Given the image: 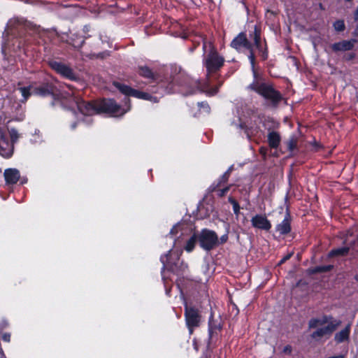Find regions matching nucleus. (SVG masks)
<instances>
[{
    "label": "nucleus",
    "instance_id": "ddd939ff",
    "mask_svg": "<svg viewBox=\"0 0 358 358\" xmlns=\"http://www.w3.org/2000/svg\"><path fill=\"white\" fill-rule=\"evenodd\" d=\"M6 183L15 184L20 178V171L16 169H7L4 171Z\"/></svg>",
    "mask_w": 358,
    "mask_h": 358
},
{
    "label": "nucleus",
    "instance_id": "393cba45",
    "mask_svg": "<svg viewBox=\"0 0 358 358\" xmlns=\"http://www.w3.org/2000/svg\"><path fill=\"white\" fill-rule=\"evenodd\" d=\"M213 190L217 192V194L218 196L222 197L229 190V186L225 187L224 188H222V189H216L215 187H213Z\"/></svg>",
    "mask_w": 358,
    "mask_h": 358
},
{
    "label": "nucleus",
    "instance_id": "2eb2a0df",
    "mask_svg": "<svg viewBox=\"0 0 358 358\" xmlns=\"http://www.w3.org/2000/svg\"><path fill=\"white\" fill-rule=\"evenodd\" d=\"M139 74L145 78L150 79L153 81H159V83H161L162 87H164L165 85V83L162 80H159V78L157 75L155 74L147 66H141L139 68Z\"/></svg>",
    "mask_w": 358,
    "mask_h": 358
},
{
    "label": "nucleus",
    "instance_id": "4be33fe9",
    "mask_svg": "<svg viewBox=\"0 0 358 358\" xmlns=\"http://www.w3.org/2000/svg\"><path fill=\"white\" fill-rule=\"evenodd\" d=\"M349 248L347 247H343L341 248H338L336 250H334L330 252V255H344L348 253Z\"/></svg>",
    "mask_w": 358,
    "mask_h": 358
},
{
    "label": "nucleus",
    "instance_id": "f03ea898",
    "mask_svg": "<svg viewBox=\"0 0 358 358\" xmlns=\"http://www.w3.org/2000/svg\"><path fill=\"white\" fill-rule=\"evenodd\" d=\"M231 46L238 50L245 48L250 52L248 58L252 66L254 80L248 86V89L257 92L273 103H277L281 99V96L269 84L266 83L264 79L259 76L255 70V55L253 52V45L248 41L245 34L243 33L239 34L231 41Z\"/></svg>",
    "mask_w": 358,
    "mask_h": 358
},
{
    "label": "nucleus",
    "instance_id": "a18cd8bd",
    "mask_svg": "<svg viewBox=\"0 0 358 358\" xmlns=\"http://www.w3.org/2000/svg\"><path fill=\"white\" fill-rule=\"evenodd\" d=\"M129 101H130V100H129V99L127 98V99H126V101H125L126 103H129Z\"/></svg>",
    "mask_w": 358,
    "mask_h": 358
},
{
    "label": "nucleus",
    "instance_id": "09e8293b",
    "mask_svg": "<svg viewBox=\"0 0 358 358\" xmlns=\"http://www.w3.org/2000/svg\"><path fill=\"white\" fill-rule=\"evenodd\" d=\"M201 358H206V357H201Z\"/></svg>",
    "mask_w": 358,
    "mask_h": 358
},
{
    "label": "nucleus",
    "instance_id": "72a5a7b5",
    "mask_svg": "<svg viewBox=\"0 0 358 358\" xmlns=\"http://www.w3.org/2000/svg\"><path fill=\"white\" fill-rule=\"evenodd\" d=\"M259 152L264 156L266 157L267 153V149L266 148H261L259 149Z\"/></svg>",
    "mask_w": 358,
    "mask_h": 358
},
{
    "label": "nucleus",
    "instance_id": "a19ab883",
    "mask_svg": "<svg viewBox=\"0 0 358 358\" xmlns=\"http://www.w3.org/2000/svg\"><path fill=\"white\" fill-rule=\"evenodd\" d=\"M27 182V178H22V179H21V183H22V184H24V183H26Z\"/></svg>",
    "mask_w": 358,
    "mask_h": 358
},
{
    "label": "nucleus",
    "instance_id": "6ab92c4d",
    "mask_svg": "<svg viewBox=\"0 0 358 358\" xmlns=\"http://www.w3.org/2000/svg\"><path fill=\"white\" fill-rule=\"evenodd\" d=\"M197 88L205 92L208 96H213L216 94L218 90V87L214 88H210L209 84L208 82H206L203 84L199 83H197Z\"/></svg>",
    "mask_w": 358,
    "mask_h": 358
},
{
    "label": "nucleus",
    "instance_id": "a211bd4d",
    "mask_svg": "<svg viewBox=\"0 0 358 358\" xmlns=\"http://www.w3.org/2000/svg\"><path fill=\"white\" fill-rule=\"evenodd\" d=\"M268 142L271 148H278L280 142V134L275 131L269 132L268 134Z\"/></svg>",
    "mask_w": 358,
    "mask_h": 358
},
{
    "label": "nucleus",
    "instance_id": "4468645a",
    "mask_svg": "<svg viewBox=\"0 0 358 358\" xmlns=\"http://www.w3.org/2000/svg\"><path fill=\"white\" fill-rule=\"evenodd\" d=\"M357 43L356 39L350 41H342L332 45V49L334 51H346L353 48L355 43Z\"/></svg>",
    "mask_w": 358,
    "mask_h": 358
},
{
    "label": "nucleus",
    "instance_id": "c9c22d12",
    "mask_svg": "<svg viewBox=\"0 0 358 358\" xmlns=\"http://www.w3.org/2000/svg\"><path fill=\"white\" fill-rule=\"evenodd\" d=\"M291 255H291V254H289V255H288L285 256V257H283V258L280 260V264H282V263H284L286 260L289 259L290 258Z\"/></svg>",
    "mask_w": 358,
    "mask_h": 358
},
{
    "label": "nucleus",
    "instance_id": "412c9836",
    "mask_svg": "<svg viewBox=\"0 0 358 358\" xmlns=\"http://www.w3.org/2000/svg\"><path fill=\"white\" fill-rule=\"evenodd\" d=\"M253 41H254V46L256 47V48L259 49L260 48V33L257 30V27H255V31L253 34Z\"/></svg>",
    "mask_w": 358,
    "mask_h": 358
},
{
    "label": "nucleus",
    "instance_id": "9b49d317",
    "mask_svg": "<svg viewBox=\"0 0 358 358\" xmlns=\"http://www.w3.org/2000/svg\"><path fill=\"white\" fill-rule=\"evenodd\" d=\"M13 152V145L8 142L5 134L0 129V155L4 157H10Z\"/></svg>",
    "mask_w": 358,
    "mask_h": 358
},
{
    "label": "nucleus",
    "instance_id": "2f4dec72",
    "mask_svg": "<svg viewBox=\"0 0 358 358\" xmlns=\"http://www.w3.org/2000/svg\"><path fill=\"white\" fill-rule=\"evenodd\" d=\"M233 210H234V213L236 215L238 214L239 210H240V206H239L238 203H234V205H233Z\"/></svg>",
    "mask_w": 358,
    "mask_h": 358
},
{
    "label": "nucleus",
    "instance_id": "cd10ccee",
    "mask_svg": "<svg viewBox=\"0 0 358 358\" xmlns=\"http://www.w3.org/2000/svg\"><path fill=\"white\" fill-rule=\"evenodd\" d=\"M228 178H229V172H226L224 173L222 177L220 178V179L219 180V182L217 184V187L220 186L221 185V183H224L227 181L228 180Z\"/></svg>",
    "mask_w": 358,
    "mask_h": 358
},
{
    "label": "nucleus",
    "instance_id": "f257e3e1",
    "mask_svg": "<svg viewBox=\"0 0 358 358\" xmlns=\"http://www.w3.org/2000/svg\"><path fill=\"white\" fill-rule=\"evenodd\" d=\"M71 91V94L62 95L60 103L64 108H73L76 106L78 113H76L78 120H83L87 124L92 122L91 116L99 113H109L113 117H120L129 110L130 107L122 108L113 99H103L99 102L90 103L82 100L79 94H77L70 85L67 86Z\"/></svg>",
    "mask_w": 358,
    "mask_h": 358
},
{
    "label": "nucleus",
    "instance_id": "b1692460",
    "mask_svg": "<svg viewBox=\"0 0 358 358\" xmlns=\"http://www.w3.org/2000/svg\"><path fill=\"white\" fill-rule=\"evenodd\" d=\"M334 27L337 31H342L345 27L343 20H337L334 23Z\"/></svg>",
    "mask_w": 358,
    "mask_h": 358
},
{
    "label": "nucleus",
    "instance_id": "7c9ffc66",
    "mask_svg": "<svg viewBox=\"0 0 358 358\" xmlns=\"http://www.w3.org/2000/svg\"><path fill=\"white\" fill-rule=\"evenodd\" d=\"M331 266H319L316 268V271L317 272H324L327 271H329L331 268Z\"/></svg>",
    "mask_w": 358,
    "mask_h": 358
},
{
    "label": "nucleus",
    "instance_id": "bb28decb",
    "mask_svg": "<svg viewBox=\"0 0 358 358\" xmlns=\"http://www.w3.org/2000/svg\"><path fill=\"white\" fill-rule=\"evenodd\" d=\"M198 106L199 109L206 113H208L210 112V107L208 104L206 102L198 103Z\"/></svg>",
    "mask_w": 358,
    "mask_h": 358
},
{
    "label": "nucleus",
    "instance_id": "49530a36",
    "mask_svg": "<svg viewBox=\"0 0 358 358\" xmlns=\"http://www.w3.org/2000/svg\"><path fill=\"white\" fill-rule=\"evenodd\" d=\"M355 278L357 281H358V274L355 275Z\"/></svg>",
    "mask_w": 358,
    "mask_h": 358
},
{
    "label": "nucleus",
    "instance_id": "1a4fd4ad",
    "mask_svg": "<svg viewBox=\"0 0 358 358\" xmlns=\"http://www.w3.org/2000/svg\"><path fill=\"white\" fill-rule=\"evenodd\" d=\"M49 65L54 71L62 76L71 80H76L77 79V76L72 69L66 64L60 62L52 60L49 62Z\"/></svg>",
    "mask_w": 358,
    "mask_h": 358
},
{
    "label": "nucleus",
    "instance_id": "4c0bfd02",
    "mask_svg": "<svg viewBox=\"0 0 358 358\" xmlns=\"http://www.w3.org/2000/svg\"><path fill=\"white\" fill-rule=\"evenodd\" d=\"M215 329V327L214 328L213 327L212 324L210 322V324H209V333H210V334H211Z\"/></svg>",
    "mask_w": 358,
    "mask_h": 358
},
{
    "label": "nucleus",
    "instance_id": "dca6fc26",
    "mask_svg": "<svg viewBox=\"0 0 358 358\" xmlns=\"http://www.w3.org/2000/svg\"><path fill=\"white\" fill-rule=\"evenodd\" d=\"M350 332V324H348L343 329L336 333L334 336V339L336 343H341L345 341H348L349 338Z\"/></svg>",
    "mask_w": 358,
    "mask_h": 358
},
{
    "label": "nucleus",
    "instance_id": "6e6552de",
    "mask_svg": "<svg viewBox=\"0 0 358 358\" xmlns=\"http://www.w3.org/2000/svg\"><path fill=\"white\" fill-rule=\"evenodd\" d=\"M199 241L201 247L206 250H210L218 243L217 234L208 229H203L199 236Z\"/></svg>",
    "mask_w": 358,
    "mask_h": 358
},
{
    "label": "nucleus",
    "instance_id": "58836bf2",
    "mask_svg": "<svg viewBox=\"0 0 358 358\" xmlns=\"http://www.w3.org/2000/svg\"><path fill=\"white\" fill-rule=\"evenodd\" d=\"M233 124H235L237 127H239L241 129H243L244 128V125L243 124V123H239V124H236L235 122H232Z\"/></svg>",
    "mask_w": 358,
    "mask_h": 358
},
{
    "label": "nucleus",
    "instance_id": "aec40b11",
    "mask_svg": "<svg viewBox=\"0 0 358 358\" xmlns=\"http://www.w3.org/2000/svg\"><path fill=\"white\" fill-rule=\"evenodd\" d=\"M197 241V237L195 235L192 236L187 241L185 250L189 252L193 250Z\"/></svg>",
    "mask_w": 358,
    "mask_h": 358
},
{
    "label": "nucleus",
    "instance_id": "f704fd0d",
    "mask_svg": "<svg viewBox=\"0 0 358 358\" xmlns=\"http://www.w3.org/2000/svg\"><path fill=\"white\" fill-rule=\"evenodd\" d=\"M227 239H228V235L227 234H224L220 238L221 243H225L227 241Z\"/></svg>",
    "mask_w": 358,
    "mask_h": 358
},
{
    "label": "nucleus",
    "instance_id": "7ed1b4c3",
    "mask_svg": "<svg viewBox=\"0 0 358 358\" xmlns=\"http://www.w3.org/2000/svg\"><path fill=\"white\" fill-rule=\"evenodd\" d=\"M338 323L328 322L327 317L320 319H312L309 322L310 328H318L312 334L315 339H319L327 335H330L336 329Z\"/></svg>",
    "mask_w": 358,
    "mask_h": 358
},
{
    "label": "nucleus",
    "instance_id": "c85d7f7f",
    "mask_svg": "<svg viewBox=\"0 0 358 358\" xmlns=\"http://www.w3.org/2000/svg\"><path fill=\"white\" fill-rule=\"evenodd\" d=\"M83 43H84V40L82 38H80L78 39V41H73L72 45L75 48H80L83 45Z\"/></svg>",
    "mask_w": 358,
    "mask_h": 358
},
{
    "label": "nucleus",
    "instance_id": "20e7f679",
    "mask_svg": "<svg viewBox=\"0 0 358 358\" xmlns=\"http://www.w3.org/2000/svg\"><path fill=\"white\" fill-rule=\"evenodd\" d=\"M14 93L15 96L17 94H20L22 97L21 101L24 102L32 94L45 96L53 94L54 90L51 85L45 84L40 87H34L33 86L18 87L15 90Z\"/></svg>",
    "mask_w": 358,
    "mask_h": 358
},
{
    "label": "nucleus",
    "instance_id": "0eeeda50",
    "mask_svg": "<svg viewBox=\"0 0 358 358\" xmlns=\"http://www.w3.org/2000/svg\"><path fill=\"white\" fill-rule=\"evenodd\" d=\"M224 62V58L213 48L203 59V64L208 73H213L219 70L222 66Z\"/></svg>",
    "mask_w": 358,
    "mask_h": 358
},
{
    "label": "nucleus",
    "instance_id": "c756f323",
    "mask_svg": "<svg viewBox=\"0 0 358 358\" xmlns=\"http://www.w3.org/2000/svg\"><path fill=\"white\" fill-rule=\"evenodd\" d=\"M181 229V224H177L171 229L170 234L171 235H175L178 233V230Z\"/></svg>",
    "mask_w": 358,
    "mask_h": 358
},
{
    "label": "nucleus",
    "instance_id": "a878e982",
    "mask_svg": "<svg viewBox=\"0 0 358 358\" xmlns=\"http://www.w3.org/2000/svg\"><path fill=\"white\" fill-rule=\"evenodd\" d=\"M9 134H10V136L11 138L12 143L13 144L18 139V137H19L18 133H17V130H15L14 129H11L9 131Z\"/></svg>",
    "mask_w": 358,
    "mask_h": 358
},
{
    "label": "nucleus",
    "instance_id": "79ce46f5",
    "mask_svg": "<svg viewBox=\"0 0 358 358\" xmlns=\"http://www.w3.org/2000/svg\"><path fill=\"white\" fill-rule=\"evenodd\" d=\"M206 47H207V42H206V41H203V49H206Z\"/></svg>",
    "mask_w": 358,
    "mask_h": 358
},
{
    "label": "nucleus",
    "instance_id": "37998d69",
    "mask_svg": "<svg viewBox=\"0 0 358 358\" xmlns=\"http://www.w3.org/2000/svg\"><path fill=\"white\" fill-rule=\"evenodd\" d=\"M12 22H13L12 20L9 21L8 24V27L12 26Z\"/></svg>",
    "mask_w": 358,
    "mask_h": 358
},
{
    "label": "nucleus",
    "instance_id": "f3484780",
    "mask_svg": "<svg viewBox=\"0 0 358 358\" xmlns=\"http://www.w3.org/2000/svg\"><path fill=\"white\" fill-rule=\"evenodd\" d=\"M280 234H287L291 230L290 222L289 220V215H287L281 223L278 224L275 228Z\"/></svg>",
    "mask_w": 358,
    "mask_h": 358
},
{
    "label": "nucleus",
    "instance_id": "39448f33",
    "mask_svg": "<svg viewBox=\"0 0 358 358\" xmlns=\"http://www.w3.org/2000/svg\"><path fill=\"white\" fill-rule=\"evenodd\" d=\"M180 255L179 252L170 250L168 254L162 256L160 260L163 264L162 269L167 268L176 273H178L179 270L184 271L187 268L185 264H181L180 268L178 266Z\"/></svg>",
    "mask_w": 358,
    "mask_h": 358
},
{
    "label": "nucleus",
    "instance_id": "5701e85b",
    "mask_svg": "<svg viewBox=\"0 0 358 358\" xmlns=\"http://www.w3.org/2000/svg\"><path fill=\"white\" fill-rule=\"evenodd\" d=\"M297 139L294 136H292L287 142V146L289 150L292 151L296 148Z\"/></svg>",
    "mask_w": 358,
    "mask_h": 358
},
{
    "label": "nucleus",
    "instance_id": "e433bc0d",
    "mask_svg": "<svg viewBox=\"0 0 358 358\" xmlns=\"http://www.w3.org/2000/svg\"><path fill=\"white\" fill-rule=\"evenodd\" d=\"M229 201L233 205H234V203H238L235 199H234L231 196H229V199H228Z\"/></svg>",
    "mask_w": 358,
    "mask_h": 358
},
{
    "label": "nucleus",
    "instance_id": "9d476101",
    "mask_svg": "<svg viewBox=\"0 0 358 358\" xmlns=\"http://www.w3.org/2000/svg\"><path fill=\"white\" fill-rule=\"evenodd\" d=\"M185 319L189 334H192L193 329L197 327L200 322L198 311L192 308H188L185 303Z\"/></svg>",
    "mask_w": 358,
    "mask_h": 358
},
{
    "label": "nucleus",
    "instance_id": "423d86ee",
    "mask_svg": "<svg viewBox=\"0 0 358 358\" xmlns=\"http://www.w3.org/2000/svg\"><path fill=\"white\" fill-rule=\"evenodd\" d=\"M114 85L117 90H120V92L127 96H131L138 99L148 100L152 103H157L159 101V97L153 96L148 92H141L132 89L127 85H122L117 82L114 83Z\"/></svg>",
    "mask_w": 358,
    "mask_h": 358
},
{
    "label": "nucleus",
    "instance_id": "c03bdc74",
    "mask_svg": "<svg viewBox=\"0 0 358 358\" xmlns=\"http://www.w3.org/2000/svg\"><path fill=\"white\" fill-rule=\"evenodd\" d=\"M71 128L73 129L76 128V123L71 124Z\"/></svg>",
    "mask_w": 358,
    "mask_h": 358
},
{
    "label": "nucleus",
    "instance_id": "f8f14e48",
    "mask_svg": "<svg viewBox=\"0 0 358 358\" xmlns=\"http://www.w3.org/2000/svg\"><path fill=\"white\" fill-rule=\"evenodd\" d=\"M251 224L253 227L268 231L271 228V224L270 221L263 215H256L251 219Z\"/></svg>",
    "mask_w": 358,
    "mask_h": 358
},
{
    "label": "nucleus",
    "instance_id": "473e14b6",
    "mask_svg": "<svg viewBox=\"0 0 358 358\" xmlns=\"http://www.w3.org/2000/svg\"><path fill=\"white\" fill-rule=\"evenodd\" d=\"M2 338L4 341L6 342H9L10 341V334H4L2 336Z\"/></svg>",
    "mask_w": 358,
    "mask_h": 358
},
{
    "label": "nucleus",
    "instance_id": "de8ad7c7",
    "mask_svg": "<svg viewBox=\"0 0 358 358\" xmlns=\"http://www.w3.org/2000/svg\"><path fill=\"white\" fill-rule=\"evenodd\" d=\"M171 88H170V89H168V88L166 89V90H167V92H171Z\"/></svg>",
    "mask_w": 358,
    "mask_h": 358
},
{
    "label": "nucleus",
    "instance_id": "ea45409f",
    "mask_svg": "<svg viewBox=\"0 0 358 358\" xmlns=\"http://www.w3.org/2000/svg\"><path fill=\"white\" fill-rule=\"evenodd\" d=\"M353 34H354L355 36H358V25L355 28Z\"/></svg>",
    "mask_w": 358,
    "mask_h": 358
}]
</instances>
